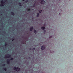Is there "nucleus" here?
Returning <instances> with one entry per match:
<instances>
[{
  "label": "nucleus",
  "instance_id": "22",
  "mask_svg": "<svg viewBox=\"0 0 73 73\" xmlns=\"http://www.w3.org/2000/svg\"><path fill=\"white\" fill-rule=\"evenodd\" d=\"M6 45H7V43H5V44L4 45V46H6Z\"/></svg>",
  "mask_w": 73,
  "mask_h": 73
},
{
  "label": "nucleus",
  "instance_id": "1",
  "mask_svg": "<svg viewBox=\"0 0 73 73\" xmlns=\"http://www.w3.org/2000/svg\"><path fill=\"white\" fill-rule=\"evenodd\" d=\"M13 69L14 70H16V71L17 72H19V71H20V68H19L18 67L16 68V67L15 66L14 67Z\"/></svg>",
  "mask_w": 73,
  "mask_h": 73
},
{
  "label": "nucleus",
  "instance_id": "5",
  "mask_svg": "<svg viewBox=\"0 0 73 73\" xmlns=\"http://www.w3.org/2000/svg\"><path fill=\"white\" fill-rule=\"evenodd\" d=\"M33 30V27H31L30 29V31H31V32H32Z\"/></svg>",
  "mask_w": 73,
  "mask_h": 73
},
{
  "label": "nucleus",
  "instance_id": "19",
  "mask_svg": "<svg viewBox=\"0 0 73 73\" xmlns=\"http://www.w3.org/2000/svg\"><path fill=\"white\" fill-rule=\"evenodd\" d=\"M29 2L28 0H27L26 1H25V3H28Z\"/></svg>",
  "mask_w": 73,
  "mask_h": 73
},
{
  "label": "nucleus",
  "instance_id": "2",
  "mask_svg": "<svg viewBox=\"0 0 73 73\" xmlns=\"http://www.w3.org/2000/svg\"><path fill=\"white\" fill-rule=\"evenodd\" d=\"M7 55V56H5V58H10L11 57V55H10L9 54H8Z\"/></svg>",
  "mask_w": 73,
  "mask_h": 73
},
{
  "label": "nucleus",
  "instance_id": "3",
  "mask_svg": "<svg viewBox=\"0 0 73 73\" xmlns=\"http://www.w3.org/2000/svg\"><path fill=\"white\" fill-rule=\"evenodd\" d=\"M4 2H3V1H2L1 2V4L0 5L1 7H3V6H4Z\"/></svg>",
  "mask_w": 73,
  "mask_h": 73
},
{
  "label": "nucleus",
  "instance_id": "24",
  "mask_svg": "<svg viewBox=\"0 0 73 73\" xmlns=\"http://www.w3.org/2000/svg\"><path fill=\"white\" fill-rule=\"evenodd\" d=\"M14 40H15V39L13 38V39L12 40V41H14Z\"/></svg>",
  "mask_w": 73,
  "mask_h": 73
},
{
  "label": "nucleus",
  "instance_id": "29",
  "mask_svg": "<svg viewBox=\"0 0 73 73\" xmlns=\"http://www.w3.org/2000/svg\"><path fill=\"white\" fill-rule=\"evenodd\" d=\"M60 13H59V15H60Z\"/></svg>",
  "mask_w": 73,
  "mask_h": 73
},
{
  "label": "nucleus",
  "instance_id": "15",
  "mask_svg": "<svg viewBox=\"0 0 73 73\" xmlns=\"http://www.w3.org/2000/svg\"><path fill=\"white\" fill-rule=\"evenodd\" d=\"M43 32H44V34H45V33L46 32V31L44 30L43 31Z\"/></svg>",
  "mask_w": 73,
  "mask_h": 73
},
{
  "label": "nucleus",
  "instance_id": "6",
  "mask_svg": "<svg viewBox=\"0 0 73 73\" xmlns=\"http://www.w3.org/2000/svg\"><path fill=\"white\" fill-rule=\"evenodd\" d=\"M44 3H45V1H44V0H42L40 2V4H43Z\"/></svg>",
  "mask_w": 73,
  "mask_h": 73
},
{
  "label": "nucleus",
  "instance_id": "26",
  "mask_svg": "<svg viewBox=\"0 0 73 73\" xmlns=\"http://www.w3.org/2000/svg\"><path fill=\"white\" fill-rule=\"evenodd\" d=\"M51 37H52V36H50L49 38H51Z\"/></svg>",
  "mask_w": 73,
  "mask_h": 73
},
{
  "label": "nucleus",
  "instance_id": "7",
  "mask_svg": "<svg viewBox=\"0 0 73 73\" xmlns=\"http://www.w3.org/2000/svg\"><path fill=\"white\" fill-rule=\"evenodd\" d=\"M34 5L32 7H35V6H36V3L35 2L34 3Z\"/></svg>",
  "mask_w": 73,
  "mask_h": 73
},
{
  "label": "nucleus",
  "instance_id": "4",
  "mask_svg": "<svg viewBox=\"0 0 73 73\" xmlns=\"http://www.w3.org/2000/svg\"><path fill=\"white\" fill-rule=\"evenodd\" d=\"M41 49L42 50H44L45 49V46H42L41 47Z\"/></svg>",
  "mask_w": 73,
  "mask_h": 73
},
{
  "label": "nucleus",
  "instance_id": "16",
  "mask_svg": "<svg viewBox=\"0 0 73 73\" xmlns=\"http://www.w3.org/2000/svg\"><path fill=\"white\" fill-rule=\"evenodd\" d=\"M27 11H31V9H27Z\"/></svg>",
  "mask_w": 73,
  "mask_h": 73
},
{
  "label": "nucleus",
  "instance_id": "9",
  "mask_svg": "<svg viewBox=\"0 0 73 73\" xmlns=\"http://www.w3.org/2000/svg\"><path fill=\"white\" fill-rule=\"evenodd\" d=\"M45 27H42L41 28V29H43V30H44V29H45Z\"/></svg>",
  "mask_w": 73,
  "mask_h": 73
},
{
  "label": "nucleus",
  "instance_id": "23",
  "mask_svg": "<svg viewBox=\"0 0 73 73\" xmlns=\"http://www.w3.org/2000/svg\"><path fill=\"white\" fill-rule=\"evenodd\" d=\"M32 49L33 50H35V48H34Z\"/></svg>",
  "mask_w": 73,
  "mask_h": 73
},
{
  "label": "nucleus",
  "instance_id": "8",
  "mask_svg": "<svg viewBox=\"0 0 73 73\" xmlns=\"http://www.w3.org/2000/svg\"><path fill=\"white\" fill-rule=\"evenodd\" d=\"M11 15H13V16H14V15H15V13H14L13 12H11Z\"/></svg>",
  "mask_w": 73,
  "mask_h": 73
},
{
  "label": "nucleus",
  "instance_id": "25",
  "mask_svg": "<svg viewBox=\"0 0 73 73\" xmlns=\"http://www.w3.org/2000/svg\"><path fill=\"white\" fill-rule=\"evenodd\" d=\"M29 50H32V48H30L29 49Z\"/></svg>",
  "mask_w": 73,
  "mask_h": 73
},
{
  "label": "nucleus",
  "instance_id": "13",
  "mask_svg": "<svg viewBox=\"0 0 73 73\" xmlns=\"http://www.w3.org/2000/svg\"><path fill=\"white\" fill-rule=\"evenodd\" d=\"M39 13H37V15H36V17H39Z\"/></svg>",
  "mask_w": 73,
  "mask_h": 73
},
{
  "label": "nucleus",
  "instance_id": "31",
  "mask_svg": "<svg viewBox=\"0 0 73 73\" xmlns=\"http://www.w3.org/2000/svg\"><path fill=\"white\" fill-rule=\"evenodd\" d=\"M44 25H45V24H44Z\"/></svg>",
  "mask_w": 73,
  "mask_h": 73
},
{
  "label": "nucleus",
  "instance_id": "27",
  "mask_svg": "<svg viewBox=\"0 0 73 73\" xmlns=\"http://www.w3.org/2000/svg\"><path fill=\"white\" fill-rule=\"evenodd\" d=\"M22 44H24V42H22Z\"/></svg>",
  "mask_w": 73,
  "mask_h": 73
},
{
  "label": "nucleus",
  "instance_id": "11",
  "mask_svg": "<svg viewBox=\"0 0 73 73\" xmlns=\"http://www.w3.org/2000/svg\"><path fill=\"white\" fill-rule=\"evenodd\" d=\"M19 4L20 7H22V5H21V3H19Z\"/></svg>",
  "mask_w": 73,
  "mask_h": 73
},
{
  "label": "nucleus",
  "instance_id": "14",
  "mask_svg": "<svg viewBox=\"0 0 73 73\" xmlns=\"http://www.w3.org/2000/svg\"><path fill=\"white\" fill-rule=\"evenodd\" d=\"M39 12L40 13H41V12H42V10H39Z\"/></svg>",
  "mask_w": 73,
  "mask_h": 73
},
{
  "label": "nucleus",
  "instance_id": "10",
  "mask_svg": "<svg viewBox=\"0 0 73 73\" xmlns=\"http://www.w3.org/2000/svg\"><path fill=\"white\" fill-rule=\"evenodd\" d=\"M34 32L35 34H36V33H37V31H36V30H34Z\"/></svg>",
  "mask_w": 73,
  "mask_h": 73
},
{
  "label": "nucleus",
  "instance_id": "28",
  "mask_svg": "<svg viewBox=\"0 0 73 73\" xmlns=\"http://www.w3.org/2000/svg\"><path fill=\"white\" fill-rule=\"evenodd\" d=\"M23 1H25V0H22Z\"/></svg>",
  "mask_w": 73,
  "mask_h": 73
},
{
  "label": "nucleus",
  "instance_id": "18",
  "mask_svg": "<svg viewBox=\"0 0 73 73\" xmlns=\"http://www.w3.org/2000/svg\"><path fill=\"white\" fill-rule=\"evenodd\" d=\"M4 70H5V71H7V69L6 68H5L3 69Z\"/></svg>",
  "mask_w": 73,
  "mask_h": 73
},
{
  "label": "nucleus",
  "instance_id": "21",
  "mask_svg": "<svg viewBox=\"0 0 73 73\" xmlns=\"http://www.w3.org/2000/svg\"><path fill=\"white\" fill-rule=\"evenodd\" d=\"M5 64H3L2 65V66H5Z\"/></svg>",
  "mask_w": 73,
  "mask_h": 73
},
{
  "label": "nucleus",
  "instance_id": "30",
  "mask_svg": "<svg viewBox=\"0 0 73 73\" xmlns=\"http://www.w3.org/2000/svg\"><path fill=\"white\" fill-rule=\"evenodd\" d=\"M5 0V1H7V0Z\"/></svg>",
  "mask_w": 73,
  "mask_h": 73
},
{
  "label": "nucleus",
  "instance_id": "20",
  "mask_svg": "<svg viewBox=\"0 0 73 73\" xmlns=\"http://www.w3.org/2000/svg\"><path fill=\"white\" fill-rule=\"evenodd\" d=\"M10 60H9V59H7V61H9V62H10Z\"/></svg>",
  "mask_w": 73,
  "mask_h": 73
},
{
  "label": "nucleus",
  "instance_id": "12",
  "mask_svg": "<svg viewBox=\"0 0 73 73\" xmlns=\"http://www.w3.org/2000/svg\"><path fill=\"white\" fill-rule=\"evenodd\" d=\"M7 64H10V62H9V61H7Z\"/></svg>",
  "mask_w": 73,
  "mask_h": 73
},
{
  "label": "nucleus",
  "instance_id": "17",
  "mask_svg": "<svg viewBox=\"0 0 73 73\" xmlns=\"http://www.w3.org/2000/svg\"><path fill=\"white\" fill-rule=\"evenodd\" d=\"M14 59H13V58H11L10 60H13Z\"/></svg>",
  "mask_w": 73,
  "mask_h": 73
}]
</instances>
